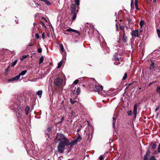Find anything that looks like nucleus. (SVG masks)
<instances>
[{"label": "nucleus", "mask_w": 160, "mask_h": 160, "mask_svg": "<svg viewBox=\"0 0 160 160\" xmlns=\"http://www.w3.org/2000/svg\"><path fill=\"white\" fill-rule=\"evenodd\" d=\"M91 87L93 88V90L95 91L98 92V93H99L101 95H102L103 94L101 92L103 89V88L102 86H100L98 83L94 84L92 86H91Z\"/></svg>", "instance_id": "f257e3e1"}, {"label": "nucleus", "mask_w": 160, "mask_h": 160, "mask_svg": "<svg viewBox=\"0 0 160 160\" xmlns=\"http://www.w3.org/2000/svg\"><path fill=\"white\" fill-rule=\"evenodd\" d=\"M27 72V70L23 71L21 73H20L18 75L16 76L15 77L13 78H12L8 79V82H10L14 81H17L19 79L21 76L24 75Z\"/></svg>", "instance_id": "f03ea898"}, {"label": "nucleus", "mask_w": 160, "mask_h": 160, "mask_svg": "<svg viewBox=\"0 0 160 160\" xmlns=\"http://www.w3.org/2000/svg\"><path fill=\"white\" fill-rule=\"evenodd\" d=\"M58 136L60 138H59V140H63L64 142H65V144L66 145H70V143L69 140L66 138L65 136L62 133H59L58 134Z\"/></svg>", "instance_id": "7ed1b4c3"}, {"label": "nucleus", "mask_w": 160, "mask_h": 160, "mask_svg": "<svg viewBox=\"0 0 160 160\" xmlns=\"http://www.w3.org/2000/svg\"><path fill=\"white\" fill-rule=\"evenodd\" d=\"M150 153L151 151L149 149L147 151L145 155L143 158V160H156L154 156H152L150 159H148V156L150 155Z\"/></svg>", "instance_id": "20e7f679"}, {"label": "nucleus", "mask_w": 160, "mask_h": 160, "mask_svg": "<svg viewBox=\"0 0 160 160\" xmlns=\"http://www.w3.org/2000/svg\"><path fill=\"white\" fill-rule=\"evenodd\" d=\"M68 145L65 144V142L61 141L59 144L58 147V151L60 152H62L64 150L65 146Z\"/></svg>", "instance_id": "39448f33"}, {"label": "nucleus", "mask_w": 160, "mask_h": 160, "mask_svg": "<svg viewBox=\"0 0 160 160\" xmlns=\"http://www.w3.org/2000/svg\"><path fill=\"white\" fill-rule=\"evenodd\" d=\"M62 80L58 78L55 81L54 83L57 86H61L63 85Z\"/></svg>", "instance_id": "423d86ee"}, {"label": "nucleus", "mask_w": 160, "mask_h": 160, "mask_svg": "<svg viewBox=\"0 0 160 160\" xmlns=\"http://www.w3.org/2000/svg\"><path fill=\"white\" fill-rule=\"evenodd\" d=\"M66 32H75L77 34H78L79 35H80V33L78 31L72 29L71 28H69L66 29L63 33L65 34H69L68 33H67Z\"/></svg>", "instance_id": "0eeeda50"}, {"label": "nucleus", "mask_w": 160, "mask_h": 160, "mask_svg": "<svg viewBox=\"0 0 160 160\" xmlns=\"http://www.w3.org/2000/svg\"><path fill=\"white\" fill-rule=\"evenodd\" d=\"M82 138V137L79 134V136L77 137L75 139L72 141L70 144H71L72 145L77 143L78 142H79L81 140Z\"/></svg>", "instance_id": "6e6552de"}, {"label": "nucleus", "mask_w": 160, "mask_h": 160, "mask_svg": "<svg viewBox=\"0 0 160 160\" xmlns=\"http://www.w3.org/2000/svg\"><path fill=\"white\" fill-rule=\"evenodd\" d=\"M71 8V13L78 12V9L77 8V6L74 4L72 5Z\"/></svg>", "instance_id": "1a4fd4ad"}, {"label": "nucleus", "mask_w": 160, "mask_h": 160, "mask_svg": "<svg viewBox=\"0 0 160 160\" xmlns=\"http://www.w3.org/2000/svg\"><path fill=\"white\" fill-rule=\"evenodd\" d=\"M137 107L138 105L137 104H135L134 105V108H133V114L134 115V118H136V115L137 114Z\"/></svg>", "instance_id": "9d476101"}, {"label": "nucleus", "mask_w": 160, "mask_h": 160, "mask_svg": "<svg viewBox=\"0 0 160 160\" xmlns=\"http://www.w3.org/2000/svg\"><path fill=\"white\" fill-rule=\"evenodd\" d=\"M21 108L19 106L17 107V109L19 110L18 112V114H17V116L18 117L21 118L22 117V110L20 109Z\"/></svg>", "instance_id": "9b49d317"}, {"label": "nucleus", "mask_w": 160, "mask_h": 160, "mask_svg": "<svg viewBox=\"0 0 160 160\" xmlns=\"http://www.w3.org/2000/svg\"><path fill=\"white\" fill-rule=\"evenodd\" d=\"M138 30L133 31L131 34L132 35L133 37H138Z\"/></svg>", "instance_id": "f8f14e48"}, {"label": "nucleus", "mask_w": 160, "mask_h": 160, "mask_svg": "<svg viewBox=\"0 0 160 160\" xmlns=\"http://www.w3.org/2000/svg\"><path fill=\"white\" fill-rule=\"evenodd\" d=\"M117 117V116L116 115L114 114L113 118V126L114 128L115 127V125L116 124V119Z\"/></svg>", "instance_id": "ddd939ff"}, {"label": "nucleus", "mask_w": 160, "mask_h": 160, "mask_svg": "<svg viewBox=\"0 0 160 160\" xmlns=\"http://www.w3.org/2000/svg\"><path fill=\"white\" fill-rule=\"evenodd\" d=\"M79 0H75V5L77 6V8L78 9L79 6H78L79 5Z\"/></svg>", "instance_id": "4468645a"}, {"label": "nucleus", "mask_w": 160, "mask_h": 160, "mask_svg": "<svg viewBox=\"0 0 160 160\" xmlns=\"http://www.w3.org/2000/svg\"><path fill=\"white\" fill-rule=\"evenodd\" d=\"M42 90H39L37 92L36 94L38 95L40 98H41L42 94Z\"/></svg>", "instance_id": "2eb2a0df"}, {"label": "nucleus", "mask_w": 160, "mask_h": 160, "mask_svg": "<svg viewBox=\"0 0 160 160\" xmlns=\"http://www.w3.org/2000/svg\"><path fill=\"white\" fill-rule=\"evenodd\" d=\"M30 110V108L29 107H27L25 109V113L27 115L28 114L29 111Z\"/></svg>", "instance_id": "dca6fc26"}, {"label": "nucleus", "mask_w": 160, "mask_h": 160, "mask_svg": "<svg viewBox=\"0 0 160 160\" xmlns=\"http://www.w3.org/2000/svg\"><path fill=\"white\" fill-rule=\"evenodd\" d=\"M60 48L61 51L62 52H63L64 50V49L62 44L61 43L60 45Z\"/></svg>", "instance_id": "f3484780"}, {"label": "nucleus", "mask_w": 160, "mask_h": 160, "mask_svg": "<svg viewBox=\"0 0 160 160\" xmlns=\"http://www.w3.org/2000/svg\"><path fill=\"white\" fill-rule=\"evenodd\" d=\"M119 59L118 58L115 59V62L114 63L115 64L118 65L120 64V62H119Z\"/></svg>", "instance_id": "a211bd4d"}, {"label": "nucleus", "mask_w": 160, "mask_h": 160, "mask_svg": "<svg viewBox=\"0 0 160 160\" xmlns=\"http://www.w3.org/2000/svg\"><path fill=\"white\" fill-rule=\"evenodd\" d=\"M145 24V22L144 21L141 20L139 23V25L140 26L141 28H142L143 25Z\"/></svg>", "instance_id": "6ab92c4d"}, {"label": "nucleus", "mask_w": 160, "mask_h": 160, "mask_svg": "<svg viewBox=\"0 0 160 160\" xmlns=\"http://www.w3.org/2000/svg\"><path fill=\"white\" fill-rule=\"evenodd\" d=\"M44 60V58L43 56H42L39 59V64H40L43 62Z\"/></svg>", "instance_id": "aec40b11"}, {"label": "nucleus", "mask_w": 160, "mask_h": 160, "mask_svg": "<svg viewBox=\"0 0 160 160\" xmlns=\"http://www.w3.org/2000/svg\"><path fill=\"white\" fill-rule=\"evenodd\" d=\"M122 41L123 42H127V37L125 36L124 33L123 34V36L122 37Z\"/></svg>", "instance_id": "412c9836"}, {"label": "nucleus", "mask_w": 160, "mask_h": 160, "mask_svg": "<svg viewBox=\"0 0 160 160\" xmlns=\"http://www.w3.org/2000/svg\"><path fill=\"white\" fill-rule=\"evenodd\" d=\"M82 79V78H79L73 82V84L75 85L77 84L78 83V82H79V79Z\"/></svg>", "instance_id": "4be33fe9"}, {"label": "nucleus", "mask_w": 160, "mask_h": 160, "mask_svg": "<svg viewBox=\"0 0 160 160\" xmlns=\"http://www.w3.org/2000/svg\"><path fill=\"white\" fill-rule=\"evenodd\" d=\"M76 13L77 12L72 13V14H73L72 17L73 20H75L76 18Z\"/></svg>", "instance_id": "5701e85b"}, {"label": "nucleus", "mask_w": 160, "mask_h": 160, "mask_svg": "<svg viewBox=\"0 0 160 160\" xmlns=\"http://www.w3.org/2000/svg\"><path fill=\"white\" fill-rule=\"evenodd\" d=\"M28 56V55H27V56L25 55L22 56L20 58L21 61H22L24 59H25Z\"/></svg>", "instance_id": "b1692460"}, {"label": "nucleus", "mask_w": 160, "mask_h": 160, "mask_svg": "<svg viewBox=\"0 0 160 160\" xmlns=\"http://www.w3.org/2000/svg\"><path fill=\"white\" fill-rule=\"evenodd\" d=\"M17 61L18 60H16L14 62L11 63V65L12 66V67L14 66L17 63Z\"/></svg>", "instance_id": "393cba45"}, {"label": "nucleus", "mask_w": 160, "mask_h": 160, "mask_svg": "<svg viewBox=\"0 0 160 160\" xmlns=\"http://www.w3.org/2000/svg\"><path fill=\"white\" fill-rule=\"evenodd\" d=\"M135 5L136 9L137 10H138V2L137 0H135Z\"/></svg>", "instance_id": "a878e982"}, {"label": "nucleus", "mask_w": 160, "mask_h": 160, "mask_svg": "<svg viewBox=\"0 0 160 160\" xmlns=\"http://www.w3.org/2000/svg\"><path fill=\"white\" fill-rule=\"evenodd\" d=\"M45 2L49 6L51 5V2L47 0H46V1H45Z\"/></svg>", "instance_id": "bb28decb"}, {"label": "nucleus", "mask_w": 160, "mask_h": 160, "mask_svg": "<svg viewBox=\"0 0 160 160\" xmlns=\"http://www.w3.org/2000/svg\"><path fill=\"white\" fill-rule=\"evenodd\" d=\"M154 63L153 62H152V64L150 65V70H151L152 69H153L154 68Z\"/></svg>", "instance_id": "cd10ccee"}, {"label": "nucleus", "mask_w": 160, "mask_h": 160, "mask_svg": "<svg viewBox=\"0 0 160 160\" xmlns=\"http://www.w3.org/2000/svg\"><path fill=\"white\" fill-rule=\"evenodd\" d=\"M156 91L157 93L159 94V96H160V87H158Z\"/></svg>", "instance_id": "c85d7f7f"}, {"label": "nucleus", "mask_w": 160, "mask_h": 160, "mask_svg": "<svg viewBox=\"0 0 160 160\" xmlns=\"http://www.w3.org/2000/svg\"><path fill=\"white\" fill-rule=\"evenodd\" d=\"M76 92H77V95L79 94L80 93V88H78L77 89Z\"/></svg>", "instance_id": "c756f323"}, {"label": "nucleus", "mask_w": 160, "mask_h": 160, "mask_svg": "<svg viewBox=\"0 0 160 160\" xmlns=\"http://www.w3.org/2000/svg\"><path fill=\"white\" fill-rule=\"evenodd\" d=\"M152 148L153 149H154L156 147V145L155 143H152Z\"/></svg>", "instance_id": "7c9ffc66"}, {"label": "nucleus", "mask_w": 160, "mask_h": 160, "mask_svg": "<svg viewBox=\"0 0 160 160\" xmlns=\"http://www.w3.org/2000/svg\"><path fill=\"white\" fill-rule=\"evenodd\" d=\"M62 65V62H59L58 63V66L57 67L58 68H60L61 67Z\"/></svg>", "instance_id": "2f4dec72"}, {"label": "nucleus", "mask_w": 160, "mask_h": 160, "mask_svg": "<svg viewBox=\"0 0 160 160\" xmlns=\"http://www.w3.org/2000/svg\"><path fill=\"white\" fill-rule=\"evenodd\" d=\"M127 73H126L124 75L122 78V80H124L127 78Z\"/></svg>", "instance_id": "473e14b6"}, {"label": "nucleus", "mask_w": 160, "mask_h": 160, "mask_svg": "<svg viewBox=\"0 0 160 160\" xmlns=\"http://www.w3.org/2000/svg\"><path fill=\"white\" fill-rule=\"evenodd\" d=\"M157 32L158 36V37L160 38V30L158 29H157Z\"/></svg>", "instance_id": "72a5a7b5"}, {"label": "nucleus", "mask_w": 160, "mask_h": 160, "mask_svg": "<svg viewBox=\"0 0 160 160\" xmlns=\"http://www.w3.org/2000/svg\"><path fill=\"white\" fill-rule=\"evenodd\" d=\"M128 115L129 116L131 115H132V111L131 110H130L128 112H127Z\"/></svg>", "instance_id": "f704fd0d"}, {"label": "nucleus", "mask_w": 160, "mask_h": 160, "mask_svg": "<svg viewBox=\"0 0 160 160\" xmlns=\"http://www.w3.org/2000/svg\"><path fill=\"white\" fill-rule=\"evenodd\" d=\"M70 101L71 103L72 104H73L75 102V101L72 100V99L71 98H70Z\"/></svg>", "instance_id": "c9c22d12"}, {"label": "nucleus", "mask_w": 160, "mask_h": 160, "mask_svg": "<svg viewBox=\"0 0 160 160\" xmlns=\"http://www.w3.org/2000/svg\"><path fill=\"white\" fill-rule=\"evenodd\" d=\"M158 152L159 153L160 152V145L159 144L158 148Z\"/></svg>", "instance_id": "e433bc0d"}, {"label": "nucleus", "mask_w": 160, "mask_h": 160, "mask_svg": "<svg viewBox=\"0 0 160 160\" xmlns=\"http://www.w3.org/2000/svg\"><path fill=\"white\" fill-rule=\"evenodd\" d=\"M38 51L39 53H41L42 52V49L41 48H38Z\"/></svg>", "instance_id": "4c0bfd02"}, {"label": "nucleus", "mask_w": 160, "mask_h": 160, "mask_svg": "<svg viewBox=\"0 0 160 160\" xmlns=\"http://www.w3.org/2000/svg\"><path fill=\"white\" fill-rule=\"evenodd\" d=\"M35 37L37 38H39V35L38 33H36L35 34Z\"/></svg>", "instance_id": "58836bf2"}, {"label": "nucleus", "mask_w": 160, "mask_h": 160, "mask_svg": "<svg viewBox=\"0 0 160 160\" xmlns=\"http://www.w3.org/2000/svg\"><path fill=\"white\" fill-rule=\"evenodd\" d=\"M42 37L43 39H44L45 38V35H44V32H43L42 34Z\"/></svg>", "instance_id": "ea45409f"}, {"label": "nucleus", "mask_w": 160, "mask_h": 160, "mask_svg": "<svg viewBox=\"0 0 160 160\" xmlns=\"http://www.w3.org/2000/svg\"><path fill=\"white\" fill-rule=\"evenodd\" d=\"M100 160H102L103 159V157L102 156H100L99 157Z\"/></svg>", "instance_id": "a19ab883"}, {"label": "nucleus", "mask_w": 160, "mask_h": 160, "mask_svg": "<svg viewBox=\"0 0 160 160\" xmlns=\"http://www.w3.org/2000/svg\"><path fill=\"white\" fill-rule=\"evenodd\" d=\"M159 106H158L156 107V109H155V111L156 112V111H157V110H158L159 109Z\"/></svg>", "instance_id": "79ce46f5"}, {"label": "nucleus", "mask_w": 160, "mask_h": 160, "mask_svg": "<svg viewBox=\"0 0 160 160\" xmlns=\"http://www.w3.org/2000/svg\"><path fill=\"white\" fill-rule=\"evenodd\" d=\"M33 45V44H32V43H29V44L28 45V46H29V47L32 46Z\"/></svg>", "instance_id": "37998d69"}, {"label": "nucleus", "mask_w": 160, "mask_h": 160, "mask_svg": "<svg viewBox=\"0 0 160 160\" xmlns=\"http://www.w3.org/2000/svg\"><path fill=\"white\" fill-rule=\"evenodd\" d=\"M83 81V78H82V79H79V82H82Z\"/></svg>", "instance_id": "c03bdc74"}, {"label": "nucleus", "mask_w": 160, "mask_h": 160, "mask_svg": "<svg viewBox=\"0 0 160 160\" xmlns=\"http://www.w3.org/2000/svg\"><path fill=\"white\" fill-rule=\"evenodd\" d=\"M63 119H64V118L63 117H62V119H61V120H62L60 122H58V123L61 122H62V120H63Z\"/></svg>", "instance_id": "a18cd8bd"}, {"label": "nucleus", "mask_w": 160, "mask_h": 160, "mask_svg": "<svg viewBox=\"0 0 160 160\" xmlns=\"http://www.w3.org/2000/svg\"><path fill=\"white\" fill-rule=\"evenodd\" d=\"M37 23L36 22H34L33 24L34 26H36V25H37Z\"/></svg>", "instance_id": "49530a36"}, {"label": "nucleus", "mask_w": 160, "mask_h": 160, "mask_svg": "<svg viewBox=\"0 0 160 160\" xmlns=\"http://www.w3.org/2000/svg\"><path fill=\"white\" fill-rule=\"evenodd\" d=\"M153 83V82H151V83H149V84H148V86H150L151 85V84H152Z\"/></svg>", "instance_id": "de8ad7c7"}, {"label": "nucleus", "mask_w": 160, "mask_h": 160, "mask_svg": "<svg viewBox=\"0 0 160 160\" xmlns=\"http://www.w3.org/2000/svg\"><path fill=\"white\" fill-rule=\"evenodd\" d=\"M80 128H78V129H77V131L78 132H79V131H80Z\"/></svg>", "instance_id": "09e8293b"}, {"label": "nucleus", "mask_w": 160, "mask_h": 160, "mask_svg": "<svg viewBox=\"0 0 160 160\" xmlns=\"http://www.w3.org/2000/svg\"><path fill=\"white\" fill-rule=\"evenodd\" d=\"M41 25H42V26L44 25V24L42 22H41Z\"/></svg>", "instance_id": "8fccbe9b"}, {"label": "nucleus", "mask_w": 160, "mask_h": 160, "mask_svg": "<svg viewBox=\"0 0 160 160\" xmlns=\"http://www.w3.org/2000/svg\"><path fill=\"white\" fill-rule=\"evenodd\" d=\"M36 5H38V6H39L40 5V4L38 3H37Z\"/></svg>", "instance_id": "3c124183"}, {"label": "nucleus", "mask_w": 160, "mask_h": 160, "mask_svg": "<svg viewBox=\"0 0 160 160\" xmlns=\"http://www.w3.org/2000/svg\"><path fill=\"white\" fill-rule=\"evenodd\" d=\"M133 0H131V4H132V3H133Z\"/></svg>", "instance_id": "603ef678"}, {"label": "nucleus", "mask_w": 160, "mask_h": 160, "mask_svg": "<svg viewBox=\"0 0 160 160\" xmlns=\"http://www.w3.org/2000/svg\"><path fill=\"white\" fill-rule=\"evenodd\" d=\"M72 160H78L77 159H76V158H73Z\"/></svg>", "instance_id": "864d4df0"}, {"label": "nucleus", "mask_w": 160, "mask_h": 160, "mask_svg": "<svg viewBox=\"0 0 160 160\" xmlns=\"http://www.w3.org/2000/svg\"><path fill=\"white\" fill-rule=\"evenodd\" d=\"M156 151H155L153 153H154V154H155L156 153Z\"/></svg>", "instance_id": "5fc2aeb1"}, {"label": "nucleus", "mask_w": 160, "mask_h": 160, "mask_svg": "<svg viewBox=\"0 0 160 160\" xmlns=\"http://www.w3.org/2000/svg\"><path fill=\"white\" fill-rule=\"evenodd\" d=\"M141 88H139V89H141Z\"/></svg>", "instance_id": "6e6d98bb"}, {"label": "nucleus", "mask_w": 160, "mask_h": 160, "mask_svg": "<svg viewBox=\"0 0 160 160\" xmlns=\"http://www.w3.org/2000/svg\"><path fill=\"white\" fill-rule=\"evenodd\" d=\"M155 2L156 1V0H153Z\"/></svg>", "instance_id": "4d7b16f0"}, {"label": "nucleus", "mask_w": 160, "mask_h": 160, "mask_svg": "<svg viewBox=\"0 0 160 160\" xmlns=\"http://www.w3.org/2000/svg\"><path fill=\"white\" fill-rule=\"evenodd\" d=\"M159 145H160V143H159Z\"/></svg>", "instance_id": "13d9d810"}]
</instances>
